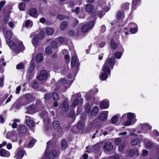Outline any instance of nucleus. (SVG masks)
<instances>
[{
    "mask_svg": "<svg viewBox=\"0 0 159 159\" xmlns=\"http://www.w3.org/2000/svg\"><path fill=\"white\" fill-rule=\"evenodd\" d=\"M115 58L112 57L108 58L103 66L100 78L102 80H106L111 75V70L113 69L115 65Z\"/></svg>",
    "mask_w": 159,
    "mask_h": 159,
    "instance_id": "nucleus-1",
    "label": "nucleus"
},
{
    "mask_svg": "<svg viewBox=\"0 0 159 159\" xmlns=\"http://www.w3.org/2000/svg\"><path fill=\"white\" fill-rule=\"evenodd\" d=\"M12 35V34L11 31H7L6 34L7 38V43L8 44L10 49L14 52L18 53L24 50L25 49V47L21 41H17L16 44L11 41L10 39Z\"/></svg>",
    "mask_w": 159,
    "mask_h": 159,
    "instance_id": "nucleus-2",
    "label": "nucleus"
},
{
    "mask_svg": "<svg viewBox=\"0 0 159 159\" xmlns=\"http://www.w3.org/2000/svg\"><path fill=\"white\" fill-rule=\"evenodd\" d=\"M136 115L134 113L128 112L123 115L121 118L123 120L122 125L128 126L134 124L137 121Z\"/></svg>",
    "mask_w": 159,
    "mask_h": 159,
    "instance_id": "nucleus-3",
    "label": "nucleus"
},
{
    "mask_svg": "<svg viewBox=\"0 0 159 159\" xmlns=\"http://www.w3.org/2000/svg\"><path fill=\"white\" fill-rule=\"evenodd\" d=\"M51 141H49L47 143V148L45 150V154L46 156L50 159H53L54 158L58 157L59 155V152H57L56 151L52 150L50 151L48 153V151L50 150L51 147H52V145L51 144Z\"/></svg>",
    "mask_w": 159,
    "mask_h": 159,
    "instance_id": "nucleus-4",
    "label": "nucleus"
},
{
    "mask_svg": "<svg viewBox=\"0 0 159 159\" xmlns=\"http://www.w3.org/2000/svg\"><path fill=\"white\" fill-rule=\"evenodd\" d=\"M34 98L33 95L29 93L24 95L21 98H20L19 100H21V105L25 106L30 103Z\"/></svg>",
    "mask_w": 159,
    "mask_h": 159,
    "instance_id": "nucleus-5",
    "label": "nucleus"
},
{
    "mask_svg": "<svg viewBox=\"0 0 159 159\" xmlns=\"http://www.w3.org/2000/svg\"><path fill=\"white\" fill-rule=\"evenodd\" d=\"M85 111L89 116H95L99 112V109L98 106H95L91 110V107L89 105H87L85 107Z\"/></svg>",
    "mask_w": 159,
    "mask_h": 159,
    "instance_id": "nucleus-6",
    "label": "nucleus"
},
{
    "mask_svg": "<svg viewBox=\"0 0 159 159\" xmlns=\"http://www.w3.org/2000/svg\"><path fill=\"white\" fill-rule=\"evenodd\" d=\"M94 22L93 21H92L89 23L85 24L82 26L81 27V31L83 33H86L89 30L92 29L93 27Z\"/></svg>",
    "mask_w": 159,
    "mask_h": 159,
    "instance_id": "nucleus-7",
    "label": "nucleus"
},
{
    "mask_svg": "<svg viewBox=\"0 0 159 159\" xmlns=\"http://www.w3.org/2000/svg\"><path fill=\"white\" fill-rule=\"evenodd\" d=\"M73 54L74 55L72 57L71 61V66L73 67H75V68H77L80 65L79 60L75 51L73 52Z\"/></svg>",
    "mask_w": 159,
    "mask_h": 159,
    "instance_id": "nucleus-8",
    "label": "nucleus"
},
{
    "mask_svg": "<svg viewBox=\"0 0 159 159\" xmlns=\"http://www.w3.org/2000/svg\"><path fill=\"white\" fill-rule=\"evenodd\" d=\"M49 76L48 73L45 70H42L41 71L40 73L37 76L38 79L43 80H46Z\"/></svg>",
    "mask_w": 159,
    "mask_h": 159,
    "instance_id": "nucleus-9",
    "label": "nucleus"
},
{
    "mask_svg": "<svg viewBox=\"0 0 159 159\" xmlns=\"http://www.w3.org/2000/svg\"><path fill=\"white\" fill-rule=\"evenodd\" d=\"M25 153V151L24 150L18 148L17 149L16 154L14 157L15 159H21L24 157Z\"/></svg>",
    "mask_w": 159,
    "mask_h": 159,
    "instance_id": "nucleus-10",
    "label": "nucleus"
},
{
    "mask_svg": "<svg viewBox=\"0 0 159 159\" xmlns=\"http://www.w3.org/2000/svg\"><path fill=\"white\" fill-rule=\"evenodd\" d=\"M45 34L44 33L42 32L39 35L37 34L34 36L33 40L32 41V43L35 47L39 42V39H42L44 37Z\"/></svg>",
    "mask_w": 159,
    "mask_h": 159,
    "instance_id": "nucleus-11",
    "label": "nucleus"
},
{
    "mask_svg": "<svg viewBox=\"0 0 159 159\" xmlns=\"http://www.w3.org/2000/svg\"><path fill=\"white\" fill-rule=\"evenodd\" d=\"M99 106L102 109H106L108 108L109 102L107 99H105L99 102Z\"/></svg>",
    "mask_w": 159,
    "mask_h": 159,
    "instance_id": "nucleus-12",
    "label": "nucleus"
},
{
    "mask_svg": "<svg viewBox=\"0 0 159 159\" xmlns=\"http://www.w3.org/2000/svg\"><path fill=\"white\" fill-rule=\"evenodd\" d=\"M138 127L144 131V133H146L147 131L151 130L152 128V127L147 123L140 124Z\"/></svg>",
    "mask_w": 159,
    "mask_h": 159,
    "instance_id": "nucleus-13",
    "label": "nucleus"
},
{
    "mask_svg": "<svg viewBox=\"0 0 159 159\" xmlns=\"http://www.w3.org/2000/svg\"><path fill=\"white\" fill-rule=\"evenodd\" d=\"M25 120L27 125L29 127L32 128L34 126L35 124L32 118L26 116Z\"/></svg>",
    "mask_w": 159,
    "mask_h": 159,
    "instance_id": "nucleus-14",
    "label": "nucleus"
},
{
    "mask_svg": "<svg viewBox=\"0 0 159 159\" xmlns=\"http://www.w3.org/2000/svg\"><path fill=\"white\" fill-rule=\"evenodd\" d=\"M72 82L68 81L67 82L65 79L64 78H61L60 81L58 82L57 84V86L61 85L63 84H66V85L65 86L66 88L70 87V85L72 84Z\"/></svg>",
    "mask_w": 159,
    "mask_h": 159,
    "instance_id": "nucleus-15",
    "label": "nucleus"
},
{
    "mask_svg": "<svg viewBox=\"0 0 159 159\" xmlns=\"http://www.w3.org/2000/svg\"><path fill=\"white\" fill-rule=\"evenodd\" d=\"M30 16L34 17L35 18H37L38 15L37 14V11L36 8H31L29 14H27L25 16L26 18H27Z\"/></svg>",
    "mask_w": 159,
    "mask_h": 159,
    "instance_id": "nucleus-16",
    "label": "nucleus"
},
{
    "mask_svg": "<svg viewBox=\"0 0 159 159\" xmlns=\"http://www.w3.org/2000/svg\"><path fill=\"white\" fill-rule=\"evenodd\" d=\"M53 126L56 131L59 133H61L62 131V129L60 126V122L57 121H54L53 124Z\"/></svg>",
    "mask_w": 159,
    "mask_h": 159,
    "instance_id": "nucleus-17",
    "label": "nucleus"
},
{
    "mask_svg": "<svg viewBox=\"0 0 159 159\" xmlns=\"http://www.w3.org/2000/svg\"><path fill=\"white\" fill-rule=\"evenodd\" d=\"M48 115V114L47 112L45 111H43L40 114V116L41 117L43 118L45 117V118L43 119V121L46 125L48 124L50 122L49 119L48 117H47Z\"/></svg>",
    "mask_w": 159,
    "mask_h": 159,
    "instance_id": "nucleus-18",
    "label": "nucleus"
},
{
    "mask_svg": "<svg viewBox=\"0 0 159 159\" xmlns=\"http://www.w3.org/2000/svg\"><path fill=\"white\" fill-rule=\"evenodd\" d=\"M108 111H102L99 116V119L100 120H106L107 119Z\"/></svg>",
    "mask_w": 159,
    "mask_h": 159,
    "instance_id": "nucleus-19",
    "label": "nucleus"
},
{
    "mask_svg": "<svg viewBox=\"0 0 159 159\" xmlns=\"http://www.w3.org/2000/svg\"><path fill=\"white\" fill-rule=\"evenodd\" d=\"M104 150L107 152L111 151L113 148V145L110 142L105 143L103 146Z\"/></svg>",
    "mask_w": 159,
    "mask_h": 159,
    "instance_id": "nucleus-20",
    "label": "nucleus"
},
{
    "mask_svg": "<svg viewBox=\"0 0 159 159\" xmlns=\"http://www.w3.org/2000/svg\"><path fill=\"white\" fill-rule=\"evenodd\" d=\"M21 135L19 134H13L11 136L10 140L13 142H16L19 141H20L21 139Z\"/></svg>",
    "mask_w": 159,
    "mask_h": 159,
    "instance_id": "nucleus-21",
    "label": "nucleus"
},
{
    "mask_svg": "<svg viewBox=\"0 0 159 159\" xmlns=\"http://www.w3.org/2000/svg\"><path fill=\"white\" fill-rule=\"evenodd\" d=\"M38 110L36 109V108L34 105H33L29 106L27 108V112L30 114H34Z\"/></svg>",
    "mask_w": 159,
    "mask_h": 159,
    "instance_id": "nucleus-22",
    "label": "nucleus"
},
{
    "mask_svg": "<svg viewBox=\"0 0 159 159\" xmlns=\"http://www.w3.org/2000/svg\"><path fill=\"white\" fill-rule=\"evenodd\" d=\"M125 16L124 14L123 11L118 12L117 13V19L119 23H120L122 21Z\"/></svg>",
    "mask_w": 159,
    "mask_h": 159,
    "instance_id": "nucleus-23",
    "label": "nucleus"
},
{
    "mask_svg": "<svg viewBox=\"0 0 159 159\" xmlns=\"http://www.w3.org/2000/svg\"><path fill=\"white\" fill-rule=\"evenodd\" d=\"M10 155L9 152L3 149H0V156L2 157H9Z\"/></svg>",
    "mask_w": 159,
    "mask_h": 159,
    "instance_id": "nucleus-24",
    "label": "nucleus"
},
{
    "mask_svg": "<svg viewBox=\"0 0 159 159\" xmlns=\"http://www.w3.org/2000/svg\"><path fill=\"white\" fill-rule=\"evenodd\" d=\"M143 143L145 147L147 149L151 148L153 146L152 142L151 141L147 140V139L144 140Z\"/></svg>",
    "mask_w": 159,
    "mask_h": 159,
    "instance_id": "nucleus-25",
    "label": "nucleus"
},
{
    "mask_svg": "<svg viewBox=\"0 0 159 159\" xmlns=\"http://www.w3.org/2000/svg\"><path fill=\"white\" fill-rule=\"evenodd\" d=\"M62 53L63 55H65V58L66 61L67 63H69L70 61V57L67 55L69 52L66 49H64L62 51Z\"/></svg>",
    "mask_w": 159,
    "mask_h": 159,
    "instance_id": "nucleus-26",
    "label": "nucleus"
},
{
    "mask_svg": "<svg viewBox=\"0 0 159 159\" xmlns=\"http://www.w3.org/2000/svg\"><path fill=\"white\" fill-rule=\"evenodd\" d=\"M61 108L65 112H67L69 107L68 103L67 101L64 102L61 105Z\"/></svg>",
    "mask_w": 159,
    "mask_h": 159,
    "instance_id": "nucleus-27",
    "label": "nucleus"
},
{
    "mask_svg": "<svg viewBox=\"0 0 159 159\" xmlns=\"http://www.w3.org/2000/svg\"><path fill=\"white\" fill-rule=\"evenodd\" d=\"M18 131L20 135H23L26 131V128L25 126L19 125L18 127Z\"/></svg>",
    "mask_w": 159,
    "mask_h": 159,
    "instance_id": "nucleus-28",
    "label": "nucleus"
},
{
    "mask_svg": "<svg viewBox=\"0 0 159 159\" xmlns=\"http://www.w3.org/2000/svg\"><path fill=\"white\" fill-rule=\"evenodd\" d=\"M140 0H133L132 5V11L136 9V7L140 3Z\"/></svg>",
    "mask_w": 159,
    "mask_h": 159,
    "instance_id": "nucleus-29",
    "label": "nucleus"
},
{
    "mask_svg": "<svg viewBox=\"0 0 159 159\" xmlns=\"http://www.w3.org/2000/svg\"><path fill=\"white\" fill-rule=\"evenodd\" d=\"M128 153L129 155L131 156H133L135 155H138V150L137 148H134L133 149H132L129 151Z\"/></svg>",
    "mask_w": 159,
    "mask_h": 159,
    "instance_id": "nucleus-30",
    "label": "nucleus"
},
{
    "mask_svg": "<svg viewBox=\"0 0 159 159\" xmlns=\"http://www.w3.org/2000/svg\"><path fill=\"white\" fill-rule=\"evenodd\" d=\"M43 55L41 53L38 54L35 57L36 61L37 63L41 62L43 61Z\"/></svg>",
    "mask_w": 159,
    "mask_h": 159,
    "instance_id": "nucleus-31",
    "label": "nucleus"
},
{
    "mask_svg": "<svg viewBox=\"0 0 159 159\" xmlns=\"http://www.w3.org/2000/svg\"><path fill=\"white\" fill-rule=\"evenodd\" d=\"M34 60L31 61L29 67L28 68L27 72H35L34 70Z\"/></svg>",
    "mask_w": 159,
    "mask_h": 159,
    "instance_id": "nucleus-32",
    "label": "nucleus"
},
{
    "mask_svg": "<svg viewBox=\"0 0 159 159\" xmlns=\"http://www.w3.org/2000/svg\"><path fill=\"white\" fill-rule=\"evenodd\" d=\"M68 25V23L66 21H62L60 25V29L62 30H65L67 27Z\"/></svg>",
    "mask_w": 159,
    "mask_h": 159,
    "instance_id": "nucleus-33",
    "label": "nucleus"
},
{
    "mask_svg": "<svg viewBox=\"0 0 159 159\" xmlns=\"http://www.w3.org/2000/svg\"><path fill=\"white\" fill-rule=\"evenodd\" d=\"M21 100H19L18 99V101H16L13 104L12 107L16 108V109H19L21 107V106H22L20 104Z\"/></svg>",
    "mask_w": 159,
    "mask_h": 159,
    "instance_id": "nucleus-34",
    "label": "nucleus"
},
{
    "mask_svg": "<svg viewBox=\"0 0 159 159\" xmlns=\"http://www.w3.org/2000/svg\"><path fill=\"white\" fill-rule=\"evenodd\" d=\"M93 9V7L92 4H88L85 6V9L86 11L89 12H90Z\"/></svg>",
    "mask_w": 159,
    "mask_h": 159,
    "instance_id": "nucleus-35",
    "label": "nucleus"
},
{
    "mask_svg": "<svg viewBox=\"0 0 159 159\" xmlns=\"http://www.w3.org/2000/svg\"><path fill=\"white\" fill-rule=\"evenodd\" d=\"M35 72H27L26 74V78L28 80H30L33 78L34 76Z\"/></svg>",
    "mask_w": 159,
    "mask_h": 159,
    "instance_id": "nucleus-36",
    "label": "nucleus"
},
{
    "mask_svg": "<svg viewBox=\"0 0 159 159\" xmlns=\"http://www.w3.org/2000/svg\"><path fill=\"white\" fill-rule=\"evenodd\" d=\"M46 34L48 35L52 34L54 32L53 30L50 27H47L46 29Z\"/></svg>",
    "mask_w": 159,
    "mask_h": 159,
    "instance_id": "nucleus-37",
    "label": "nucleus"
},
{
    "mask_svg": "<svg viewBox=\"0 0 159 159\" xmlns=\"http://www.w3.org/2000/svg\"><path fill=\"white\" fill-rule=\"evenodd\" d=\"M55 41H56L58 45L59 46L62 43L64 39L62 37H60L56 39Z\"/></svg>",
    "mask_w": 159,
    "mask_h": 159,
    "instance_id": "nucleus-38",
    "label": "nucleus"
},
{
    "mask_svg": "<svg viewBox=\"0 0 159 159\" xmlns=\"http://www.w3.org/2000/svg\"><path fill=\"white\" fill-rule=\"evenodd\" d=\"M100 144L97 143L95 144L93 147L94 151L95 153H97L100 150Z\"/></svg>",
    "mask_w": 159,
    "mask_h": 159,
    "instance_id": "nucleus-39",
    "label": "nucleus"
},
{
    "mask_svg": "<svg viewBox=\"0 0 159 159\" xmlns=\"http://www.w3.org/2000/svg\"><path fill=\"white\" fill-rule=\"evenodd\" d=\"M139 139L136 138L131 141V144L132 145H135L138 144L139 142Z\"/></svg>",
    "mask_w": 159,
    "mask_h": 159,
    "instance_id": "nucleus-40",
    "label": "nucleus"
},
{
    "mask_svg": "<svg viewBox=\"0 0 159 159\" xmlns=\"http://www.w3.org/2000/svg\"><path fill=\"white\" fill-rule=\"evenodd\" d=\"M111 48L114 49H116L118 46V44L114 42L113 40H111Z\"/></svg>",
    "mask_w": 159,
    "mask_h": 159,
    "instance_id": "nucleus-41",
    "label": "nucleus"
},
{
    "mask_svg": "<svg viewBox=\"0 0 159 159\" xmlns=\"http://www.w3.org/2000/svg\"><path fill=\"white\" fill-rule=\"evenodd\" d=\"M25 25L27 27H31L33 25V22L30 20H27L25 22Z\"/></svg>",
    "mask_w": 159,
    "mask_h": 159,
    "instance_id": "nucleus-42",
    "label": "nucleus"
},
{
    "mask_svg": "<svg viewBox=\"0 0 159 159\" xmlns=\"http://www.w3.org/2000/svg\"><path fill=\"white\" fill-rule=\"evenodd\" d=\"M84 122L83 121H80L78 123V128L79 129H82L83 127L84 126Z\"/></svg>",
    "mask_w": 159,
    "mask_h": 159,
    "instance_id": "nucleus-43",
    "label": "nucleus"
},
{
    "mask_svg": "<svg viewBox=\"0 0 159 159\" xmlns=\"http://www.w3.org/2000/svg\"><path fill=\"white\" fill-rule=\"evenodd\" d=\"M36 141L35 139H33L30 141L28 144V147L31 148L36 143Z\"/></svg>",
    "mask_w": 159,
    "mask_h": 159,
    "instance_id": "nucleus-44",
    "label": "nucleus"
},
{
    "mask_svg": "<svg viewBox=\"0 0 159 159\" xmlns=\"http://www.w3.org/2000/svg\"><path fill=\"white\" fill-rule=\"evenodd\" d=\"M45 52L47 55H50L52 52V50L50 47H47L45 49Z\"/></svg>",
    "mask_w": 159,
    "mask_h": 159,
    "instance_id": "nucleus-45",
    "label": "nucleus"
},
{
    "mask_svg": "<svg viewBox=\"0 0 159 159\" xmlns=\"http://www.w3.org/2000/svg\"><path fill=\"white\" fill-rule=\"evenodd\" d=\"M122 54V52H117L115 53L114 55L116 59H119L121 57Z\"/></svg>",
    "mask_w": 159,
    "mask_h": 159,
    "instance_id": "nucleus-46",
    "label": "nucleus"
},
{
    "mask_svg": "<svg viewBox=\"0 0 159 159\" xmlns=\"http://www.w3.org/2000/svg\"><path fill=\"white\" fill-rule=\"evenodd\" d=\"M67 146L66 142L65 140H63L61 141V147L62 149H64Z\"/></svg>",
    "mask_w": 159,
    "mask_h": 159,
    "instance_id": "nucleus-47",
    "label": "nucleus"
},
{
    "mask_svg": "<svg viewBox=\"0 0 159 159\" xmlns=\"http://www.w3.org/2000/svg\"><path fill=\"white\" fill-rule=\"evenodd\" d=\"M118 116H114L111 119V122L113 124L116 123L118 120Z\"/></svg>",
    "mask_w": 159,
    "mask_h": 159,
    "instance_id": "nucleus-48",
    "label": "nucleus"
},
{
    "mask_svg": "<svg viewBox=\"0 0 159 159\" xmlns=\"http://www.w3.org/2000/svg\"><path fill=\"white\" fill-rule=\"evenodd\" d=\"M25 7V4L24 2H21L19 4V7L20 10H24Z\"/></svg>",
    "mask_w": 159,
    "mask_h": 159,
    "instance_id": "nucleus-49",
    "label": "nucleus"
},
{
    "mask_svg": "<svg viewBox=\"0 0 159 159\" xmlns=\"http://www.w3.org/2000/svg\"><path fill=\"white\" fill-rule=\"evenodd\" d=\"M138 28L137 27L134 28H130V32L132 34H135L138 31Z\"/></svg>",
    "mask_w": 159,
    "mask_h": 159,
    "instance_id": "nucleus-50",
    "label": "nucleus"
},
{
    "mask_svg": "<svg viewBox=\"0 0 159 159\" xmlns=\"http://www.w3.org/2000/svg\"><path fill=\"white\" fill-rule=\"evenodd\" d=\"M24 67V64L22 63H20L16 66V69H23Z\"/></svg>",
    "mask_w": 159,
    "mask_h": 159,
    "instance_id": "nucleus-51",
    "label": "nucleus"
},
{
    "mask_svg": "<svg viewBox=\"0 0 159 159\" xmlns=\"http://www.w3.org/2000/svg\"><path fill=\"white\" fill-rule=\"evenodd\" d=\"M51 46L53 48H57L58 46L55 40L53 41L51 43Z\"/></svg>",
    "mask_w": 159,
    "mask_h": 159,
    "instance_id": "nucleus-52",
    "label": "nucleus"
},
{
    "mask_svg": "<svg viewBox=\"0 0 159 159\" xmlns=\"http://www.w3.org/2000/svg\"><path fill=\"white\" fill-rule=\"evenodd\" d=\"M53 98L54 100H57L59 98V96L55 92L53 93Z\"/></svg>",
    "mask_w": 159,
    "mask_h": 159,
    "instance_id": "nucleus-53",
    "label": "nucleus"
},
{
    "mask_svg": "<svg viewBox=\"0 0 159 159\" xmlns=\"http://www.w3.org/2000/svg\"><path fill=\"white\" fill-rule=\"evenodd\" d=\"M97 14L99 18H102L105 14V12H103L102 11H100L98 12Z\"/></svg>",
    "mask_w": 159,
    "mask_h": 159,
    "instance_id": "nucleus-54",
    "label": "nucleus"
},
{
    "mask_svg": "<svg viewBox=\"0 0 159 159\" xmlns=\"http://www.w3.org/2000/svg\"><path fill=\"white\" fill-rule=\"evenodd\" d=\"M129 3H126L123 4L122 6V7L123 10L127 9L129 8Z\"/></svg>",
    "mask_w": 159,
    "mask_h": 159,
    "instance_id": "nucleus-55",
    "label": "nucleus"
},
{
    "mask_svg": "<svg viewBox=\"0 0 159 159\" xmlns=\"http://www.w3.org/2000/svg\"><path fill=\"white\" fill-rule=\"evenodd\" d=\"M128 27L130 29V28H134V27H137V26L136 24L132 22L129 25Z\"/></svg>",
    "mask_w": 159,
    "mask_h": 159,
    "instance_id": "nucleus-56",
    "label": "nucleus"
},
{
    "mask_svg": "<svg viewBox=\"0 0 159 159\" xmlns=\"http://www.w3.org/2000/svg\"><path fill=\"white\" fill-rule=\"evenodd\" d=\"M9 16L8 15H6L3 19V22L6 24L8 21Z\"/></svg>",
    "mask_w": 159,
    "mask_h": 159,
    "instance_id": "nucleus-57",
    "label": "nucleus"
},
{
    "mask_svg": "<svg viewBox=\"0 0 159 159\" xmlns=\"http://www.w3.org/2000/svg\"><path fill=\"white\" fill-rule=\"evenodd\" d=\"M136 131V130L135 129H131L130 130L129 132H130V135H135V136H137V135L135 134L134 133Z\"/></svg>",
    "mask_w": 159,
    "mask_h": 159,
    "instance_id": "nucleus-58",
    "label": "nucleus"
},
{
    "mask_svg": "<svg viewBox=\"0 0 159 159\" xmlns=\"http://www.w3.org/2000/svg\"><path fill=\"white\" fill-rule=\"evenodd\" d=\"M125 147V145L124 144H121L119 147V150L120 151H122Z\"/></svg>",
    "mask_w": 159,
    "mask_h": 159,
    "instance_id": "nucleus-59",
    "label": "nucleus"
},
{
    "mask_svg": "<svg viewBox=\"0 0 159 159\" xmlns=\"http://www.w3.org/2000/svg\"><path fill=\"white\" fill-rule=\"evenodd\" d=\"M106 28L105 26L104 25H103L101 26L100 29V31L102 33H103L106 31Z\"/></svg>",
    "mask_w": 159,
    "mask_h": 159,
    "instance_id": "nucleus-60",
    "label": "nucleus"
},
{
    "mask_svg": "<svg viewBox=\"0 0 159 159\" xmlns=\"http://www.w3.org/2000/svg\"><path fill=\"white\" fill-rule=\"evenodd\" d=\"M78 100L77 99H75L74 100L72 104L73 107H75L78 104Z\"/></svg>",
    "mask_w": 159,
    "mask_h": 159,
    "instance_id": "nucleus-61",
    "label": "nucleus"
},
{
    "mask_svg": "<svg viewBox=\"0 0 159 159\" xmlns=\"http://www.w3.org/2000/svg\"><path fill=\"white\" fill-rule=\"evenodd\" d=\"M52 94H51L50 93H48L45 95L44 97L45 99L48 100L49 99V98H50Z\"/></svg>",
    "mask_w": 159,
    "mask_h": 159,
    "instance_id": "nucleus-62",
    "label": "nucleus"
},
{
    "mask_svg": "<svg viewBox=\"0 0 159 159\" xmlns=\"http://www.w3.org/2000/svg\"><path fill=\"white\" fill-rule=\"evenodd\" d=\"M106 43V42L104 41H102L99 44V47L100 48H102L105 45Z\"/></svg>",
    "mask_w": 159,
    "mask_h": 159,
    "instance_id": "nucleus-63",
    "label": "nucleus"
},
{
    "mask_svg": "<svg viewBox=\"0 0 159 159\" xmlns=\"http://www.w3.org/2000/svg\"><path fill=\"white\" fill-rule=\"evenodd\" d=\"M148 154V151L144 149L143 150L142 155L143 156H146Z\"/></svg>",
    "mask_w": 159,
    "mask_h": 159,
    "instance_id": "nucleus-64",
    "label": "nucleus"
}]
</instances>
